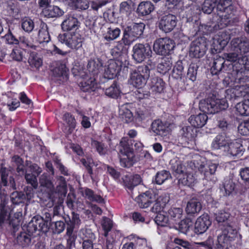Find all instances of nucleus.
Returning <instances> with one entry per match:
<instances>
[{"label":"nucleus","mask_w":249,"mask_h":249,"mask_svg":"<svg viewBox=\"0 0 249 249\" xmlns=\"http://www.w3.org/2000/svg\"><path fill=\"white\" fill-rule=\"evenodd\" d=\"M80 22L77 18L71 15H67L61 24L62 31L68 32L75 30L79 28Z\"/></svg>","instance_id":"nucleus-20"},{"label":"nucleus","mask_w":249,"mask_h":249,"mask_svg":"<svg viewBox=\"0 0 249 249\" xmlns=\"http://www.w3.org/2000/svg\"><path fill=\"white\" fill-rule=\"evenodd\" d=\"M50 40V36L46 23L41 22L38 31L37 41L39 43H48Z\"/></svg>","instance_id":"nucleus-30"},{"label":"nucleus","mask_w":249,"mask_h":249,"mask_svg":"<svg viewBox=\"0 0 249 249\" xmlns=\"http://www.w3.org/2000/svg\"><path fill=\"white\" fill-rule=\"evenodd\" d=\"M164 87L165 84L161 78L154 77L152 79L150 87L153 92L161 93L163 91Z\"/></svg>","instance_id":"nucleus-34"},{"label":"nucleus","mask_w":249,"mask_h":249,"mask_svg":"<svg viewBox=\"0 0 249 249\" xmlns=\"http://www.w3.org/2000/svg\"><path fill=\"white\" fill-rule=\"evenodd\" d=\"M83 196L89 201H95L98 203L103 202V199L101 196L94 195L93 191L89 189H86L84 190Z\"/></svg>","instance_id":"nucleus-48"},{"label":"nucleus","mask_w":249,"mask_h":249,"mask_svg":"<svg viewBox=\"0 0 249 249\" xmlns=\"http://www.w3.org/2000/svg\"><path fill=\"white\" fill-rule=\"evenodd\" d=\"M212 224L210 216L207 213H203L196 219L194 227V231L197 234L205 232Z\"/></svg>","instance_id":"nucleus-14"},{"label":"nucleus","mask_w":249,"mask_h":249,"mask_svg":"<svg viewBox=\"0 0 249 249\" xmlns=\"http://www.w3.org/2000/svg\"><path fill=\"white\" fill-rule=\"evenodd\" d=\"M207 44L204 37H199L193 41L190 45V55L200 58L202 57L207 50Z\"/></svg>","instance_id":"nucleus-12"},{"label":"nucleus","mask_w":249,"mask_h":249,"mask_svg":"<svg viewBox=\"0 0 249 249\" xmlns=\"http://www.w3.org/2000/svg\"><path fill=\"white\" fill-rule=\"evenodd\" d=\"M63 120L69 127V130L71 133L75 128L76 124L74 117L69 113H66L63 116Z\"/></svg>","instance_id":"nucleus-43"},{"label":"nucleus","mask_w":249,"mask_h":249,"mask_svg":"<svg viewBox=\"0 0 249 249\" xmlns=\"http://www.w3.org/2000/svg\"><path fill=\"white\" fill-rule=\"evenodd\" d=\"M133 59L137 63H141L146 58H149L152 54V51L150 46L147 44L141 43L136 44L133 47Z\"/></svg>","instance_id":"nucleus-11"},{"label":"nucleus","mask_w":249,"mask_h":249,"mask_svg":"<svg viewBox=\"0 0 249 249\" xmlns=\"http://www.w3.org/2000/svg\"><path fill=\"white\" fill-rule=\"evenodd\" d=\"M28 62L32 67L38 69L42 64V60L41 58L36 53H30L28 59Z\"/></svg>","instance_id":"nucleus-42"},{"label":"nucleus","mask_w":249,"mask_h":249,"mask_svg":"<svg viewBox=\"0 0 249 249\" xmlns=\"http://www.w3.org/2000/svg\"><path fill=\"white\" fill-rule=\"evenodd\" d=\"M47 219L44 220L42 217L37 215L34 216L29 223L27 227V231L30 234L26 232L21 233L17 237V242L23 247L29 245L31 242V235L36 231L46 232L48 231L49 226V221L51 219L47 217Z\"/></svg>","instance_id":"nucleus-2"},{"label":"nucleus","mask_w":249,"mask_h":249,"mask_svg":"<svg viewBox=\"0 0 249 249\" xmlns=\"http://www.w3.org/2000/svg\"><path fill=\"white\" fill-rule=\"evenodd\" d=\"M154 10V6L150 1L142 2L137 8L138 13L142 15L149 14Z\"/></svg>","instance_id":"nucleus-35"},{"label":"nucleus","mask_w":249,"mask_h":249,"mask_svg":"<svg viewBox=\"0 0 249 249\" xmlns=\"http://www.w3.org/2000/svg\"><path fill=\"white\" fill-rule=\"evenodd\" d=\"M177 23V17L172 14L163 16L159 23V28L165 33L172 31L176 26Z\"/></svg>","instance_id":"nucleus-18"},{"label":"nucleus","mask_w":249,"mask_h":249,"mask_svg":"<svg viewBox=\"0 0 249 249\" xmlns=\"http://www.w3.org/2000/svg\"><path fill=\"white\" fill-rule=\"evenodd\" d=\"M58 40L68 48L74 50L79 49L82 46L84 38L79 32H69L60 34Z\"/></svg>","instance_id":"nucleus-5"},{"label":"nucleus","mask_w":249,"mask_h":249,"mask_svg":"<svg viewBox=\"0 0 249 249\" xmlns=\"http://www.w3.org/2000/svg\"><path fill=\"white\" fill-rule=\"evenodd\" d=\"M230 217V214L224 210L220 211L216 214L215 219L218 223L224 222Z\"/></svg>","instance_id":"nucleus-61"},{"label":"nucleus","mask_w":249,"mask_h":249,"mask_svg":"<svg viewBox=\"0 0 249 249\" xmlns=\"http://www.w3.org/2000/svg\"><path fill=\"white\" fill-rule=\"evenodd\" d=\"M64 12L59 7L56 6L50 5L42 11V16L47 18H56L62 16Z\"/></svg>","instance_id":"nucleus-27"},{"label":"nucleus","mask_w":249,"mask_h":249,"mask_svg":"<svg viewBox=\"0 0 249 249\" xmlns=\"http://www.w3.org/2000/svg\"><path fill=\"white\" fill-rule=\"evenodd\" d=\"M238 132L242 135H249V119L241 122L238 127Z\"/></svg>","instance_id":"nucleus-54"},{"label":"nucleus","mask_w":249,"mask_h":249,"mask_svg":"<svg viewBox=\"0 0 249 249\" xmlns=\"http://www.w3.org/2000/svg\"><path fill=\"white\" fill-rule=\"evenodd\" d=\"M36 176V175L33 174H26L25 175V179L27 182L31 184L34 188H36L37 186Z\"/></svg>","instance_id":"nucleus-63"},{"label":"nucleus","mask_w":249,"mask_h":249,"mask_svg":"<svg viewBox=\"0 0 249 249\" xmlns=\"http://www.w3.org/2000/svg\"><path fill=\"white\" fill-rule=\"evenodd\" d=\"M169 200V197L165 193H158L155 194L154 201L155 202L151 209L152 211L156 213L164 212L163 210Z\"/></svg>","instance_id":"nucleus-17"},{"label":"nucleus","mask_w":249,"mask_h":249,"mask_svg":"<svg viewBox=\"0 0 249 249\" xmlns=\"http://www.w3.org/2000/svg\"><path fill=\"white\" fill-rule=\"evenodd\" d=\"M195 167L203 175L204 178L214 183L216 180L214 176L218 163L212 160H206L200 156H196L194 160Z\"/></svg>","instance_id":"nucleus-3"},{"label":"nucleus","mask_w":249,"mask_h":249,"mask_svg":"<svg viewBox=\"0 0 249 249\" xmlns=\"http://www.w3.org/2000/svg\"><path fill=\"white\" fill-rule=\"evenodd\" d=\"M172 169L177 173L181 175L184 173V166L179 159L176 157L170 161Z\"/></svg>","instance_id":"nucleus-40"},{"label":"nucleus","mask_w":249,"mask_h":249,"mask_svg":"<svg viewBox=\"0 0 249 249\" xmlns=\"http://www.w3.org/2000/svg\"><path fill=\"white\" fill-rule=\"evenodd\" d=\"M125 40H124V35L123 34V37L121 40L117 42L115 48L117 49L118 52H122L126 50V47H129L133 43L126 42Z\"/></svg>","instance_id":"nucleus-60"},{"label":"nucleus","mask_w":249,"mask_h":249,"mask_svg":"<svg viewBox=\"0 0 249 249\" xmlns=\"http://www.w3.org/2000/svg\"><path fill=\"white\" fill-rule=\"evenodd\" d=\"M168 214L170 217V221L172 223L179 221L182 214V210L179 208H171L168 211Z\"/></svg>","instance_id":"nucleus-41"},{"label":"nucleus","mask_w":249,"mask_h":249,"mask_svg":"<svg viewBox=\"0 0 249 249\" xmlns=\"http://www.w3.org/2000/svg\"><path fill=\"white\" fill-rule=\"evenodd\" d=\"M229 41V37L225 33L213 38V46L215 50H220L224 48Z\"/></svg>","instance_id":"nucleus-29"},{"label":"nucleus","mask_w":249,"mask_h":249,"mask_svg":"<svg viewBox=\"0 0 249 249\" xmlns=\"http://www.w3.org/2000/svg\"><path fill=\"white\" fill-rule=\"evenodd\" d=\"M120 164L124 167L129 168L134 163V154L133 150L127 145L125 139H122L120 142Z\"/></svg>","instance_id":"nucleus-9"},{"label":"nucleus","mask_w":249,"mask_h":249,"mask_svg":"<svg viewBox=\"0 0 249 249\" xmlns=\"http://www.w3.org/2000/svg\"><path fill=\"white\" fill-rule=\"evenodd\" d=\"M145 24L142 22L133 23L126 27L123 31L126 42L133 43L143 34Z\"/></svg>","instance_id":"nucleus-7"},{"label":"nucleus","mask_w":249,"mask_h":249,"mask_svg":"<svg viewBox=\"0 0 249 249\" xmlns=\"http://www.w3.org/2000/svg\"><path fill=\"white\" fill-rule=\"evenodd\" d=\"M183 66L181 61L177 62L173 70L172 76L176 79H181L183 74Z\"/></svg>","instance_id":"nucleus-49"},{"label":"nucleus","mask_w":249,"mask_h":249,"mask_svg":"<svg viewBox=\"0 0 249 249\" xmlns=\"http://www.w3.org/2000/svg\"><path fill=\"white\" fill-rule=\"evenodd\" d=\"M241 56L240 54L237 53H224L223 55V58L222 59H225L227 61L231 62H234L236 61L238 59H239Z\"/></svg>","instance_id":"nucleus-64"},{"label":"nucleus","mask_w":249,"mask_h":249,"mask_svg":"<svg viewBox=\"0 0 249 249\" xmlns=\"http://www.w3.org/2000/svg\"><path fill=\"white\" fill-rule=\"evenodd\" d=\"M216 8L220 11H223L231 4V0H213Z\"/></svg>","instance_id":"nucleus-55"},{"label":"nucleus","mask_w":249,"mask_h":249,"mask_svg":"<svg viewBox=\"0 0 249 249\" xmlns=\"http://www.w3.org/2000/svg\"><path fill=\"white\" fill-rule=\"evenodd\" d=\"M193 222L190 218H186L181 220L178 225V230L183 233L187 234L191 230L193 229Z\"/></svg>","instance_id":"nucleus-37"},{"label":"nucleus","mask_w":249,"mask_h":249,"mask_svg":"<svg viewBox=\"0 0 249 249\" xmlns=\"http://www.w3.org/2000/svg\"><path fill=\"white\" fill-rule=\"evenodd\" d=\"M136 248L138 249H148L147 241L146 239L140 238L138 237H134V243Z\"/></svg>","instance_id":"nucleus-59"},{"label":"nucleus","mask_w":249,"mask_h":249,"mask_svg":"<svg viewBox=\"0 0 249 249\" xmlns=\"http://www.w3.org/2000/svg\"><path fill=\"white\" fill-rule=\"evenodd\" d=\"M200 109L204 113L214 114L228 107V104L225 99H219L215 97L201 100L199 102Z\"/></svg>","instance_id":"nucleus-4"},{"label":"nucleus","mask_w":249,"mask_h":249,"mask_svg":"<svg viewBox=\"0 0 249 249\" xmlns=\"http://www.w3.org/2000/svg\"><path fill=\"white\" fill-rule=\"evenodd\" d=\"M208 120L207 116L204 113H199L196 115H192L189 118V122L194 127L203 126Z\"/></svg>","instance_id":"nucleus-28"},{"label":"nucleus","mask_w":249,"mask_h":249,"mask_svg":"<svg viewBox=\"0 0 249 249\" xmlns=\"http://www.w3.org/2000/svg\"><path fill=\"white\" fill-rule=\"evenodd\" d=\"M157 215L155 218V223L160 226L164 227L166 226L170 220L168 217H167L165 215L166 213L164 212L161 213H157Z\"/></svg>","instance_id":"nucleus-46"},{"label":"nucleus","mask_w":249,"mask_h":249,"mask_svg":"<svg viewBox=\"0 0 249 249\" xmlns=\"http://www.w3.org/2000/svg\"><path fill=\"white\" fill-rule=\"evenodd\" d=\"M235 108L237 115L243 116H249V97L237 103Z\"/></svg>","instance_id":"nucleus-31"},{"label":"nucleus","mask_w":249,"mask_h":249,"mask_svg":"<svg viewBox=\"0 0 249 249\" xmlns=\"http://www.w3.org/2000/svg\"><path fill=\"white\" fill-rule=\"evenodd\" d=\"M6 196L3 195L1 196L0 203V226H1L6 221L9 220L10 215L9 208L6 206Z\"/></svg>","instance_id":"nucleus-23"},{"label":"nucleus","mask_w":249,"mask_h":249,"mask_svg":"<svg viewBox=\"0 0 249 249\" xmlns=\"http://www.w3.org/2000/svg\"><path fill=\"white\" fill-rule=\"evenodd\" d=\"M230 139L225 135H218L213 139L212 142V147L214 150L220 149L222 148L225 150Z\"/></svg>","instance_id":"nucleus-26"},{"label":"nucleus","mask_w":249,"mask_h":249,"mask_svg":"<svg viewBox=\"0 0 249 249\" xmlns=\"http://www.w3.org/2000/svg\"><path fill=\"white\" fill-rule=\"evenodd\" d=\"M235 185L231 180L226 181L223 185L222 191H224V195L226 196H230L233 191Z\"/></svg>","instance_id":"nucleus-57"},{"label":"nucleus","mask_w":249,"mask_h":249,"mask_svg":"<svg viewBox=\"0 0 249 249\" xmlns=\"http://www.w3.org/2000/svg\"><path fill=\"white\" fill-rule=\"evenodd\" d=\"M150 76V70L147 66H141L130 74L128 83L139 89L143 87Z\"/></svg>","instance_id":"nucleus-6"},{"label":"nucleus","mask_w":249,"mask_h":249,"mask_svg":"<svg viewBox=\"0 0 249 249\" xmlns=\"http://www.w3.org/2000/svg\"><path fill=\"white\" fill-rule=\"evenodd\" d=\"M102 227L104 231V235L107 237L105 245L106 249H113L117 235H118L119 233L117 231H113L111 232L108 235V233L111 231L113 227V222L108 218H103Z\"/></svg>","instance_id":"nucleus-10"},{"label":"nucleus","mask_w":249,"mask_h":249,"mask_svg":"<svg viewBox=\"0 0 249 249\" xmlns=\"http://www.w3.org/2000/svg\"><path fill=\"white\" fill-rule=\"evenodd\" d=\"M224 61L223 59L220 58L214 61L211 68V71L213 74H217L220 72L223 66Z\"/></svg>","instance_id":"nucleus-56"},{"label":"nucleus","mask_w":249,"mask_h":249,"mask_svg":"<svg viewBox=\"0 0 249 249\" xmlns=\"http://www.w3.org/2000/svg\"><path fill=\"white\" fill-rule=\"evenodd\" d=\"M121 30L118 28H108L104 34V37L107 41H112L117 38L120 35Z\"/></svg>","instance_id":"nucleus-36"},{"label":"nucleus","mask_w":249,"mask_h":249,"mask_svg":"<svg viewBox=\"0 0 249 249\" xmlns=\"http://www.w3.org/2000/svg\"><path fill=\"white\" fill-rule=\"evenodd\" d=\"M231 45L234 50L242 56L249 52V39L246 37L232 39Z\"/></svg>","instance_id":"nucleus-16"},{"label":"nucleus","mask_w":249,"mask_h":249,"mask_svg":"<svg viewBox=\"0 0 249 249\" xmlns=\"http://www.w3.org/2000/svg\"><path fill=\"white\" fill-rule=\"evenodd\" d=\"M227 155L230 157L242 155L243 153L242 145L237 140H230L225 150Z\"/></svg>","instance_id":"nucleus-21"},{"label":"nucleus","mask_w":249,"mask_h":249,"mask_svg":"<svg viewBox=\"0 0 249 249\" xmlns=\"http://www.w3.org/2000/svg\"><path fill=\"white\" fill-rule=\"evenodd\" d=\"M24 51L21 48L16 47L13 49L10 54V57L14 60L17 61H22L23 58Z\"/></svg>","instance_id":"nucleus-53"},{"label":"nucleus","mask_w":249,"mask_h":249,"mask_svg":"<svg viewBox=\"0 0 249 249\" xmlns=\"http://www.w3.org/2000/svg\"><path fill=\"white\" fill-rule=\"evenodd\" d=\"M80 87L83 91H94L96 88L97 85L94 80L90 79L87 81L81 82Z\"/></svg>","instance_id":"nucleus-47"},{"label":"nucleus","mask_w":249,"mask_h":249,"mask_svg":"<svg viewBox=\"0 0 249 249\" xmlns=\"http://www.w3.org/2000/svg\"><path fill=\"white\" fill-rule=\"evenodd\" d=\"M234 231L231 227H228L225 229L222 233L217 237V243L216 244L215 249H228L229 244L234 236H232L231 231Z\"/></svg>","instance_id":"nucleus-15"},{"label":"nucleus","mask_w":249,"mask_h":249,"mask_svg":"<svg viewBox=\"0 0 249 249\" xmlns=\"http://www.w3.org/2000/svg\"><path fill=\"white\" fill-rule=\"evenodd\" d=\"M248 79L242 72L228 74L223 80L225 85L230 87L226 91V98L230 100L247 96L249 97V85L244 84Z\"/></svg>","instance_id":"nucleus-1"},{"label":"nucleus","mask_w":249,"mask_h":249,"mask_svg":"<svg viewBox=\"0 0 249 249\" xmlns=\"http://www.w3.org/2000/svg\"><path fill=\"white\" fill-rule=\"evenodd\" d=\"M178 182L184 186H192L195 182L196 178L191 173H184L178 177Z\"/></svg>","instance_id":"nucleus-33"},{"label":"nucleus","mask_w":249,"mask_h":249,"mask_svg":"<svg viewBox=\"0 0 249 249\" xmlns=\"http://www.w3.org/2000/svg\"><path fill=\"white\" fill-rule=\"evenodd\" d=\"M53 73L54 77H58L61 80V77L66 76V68L65 65L61 64L53 70Z\"/></svg>","instance_id":"nucleus-52"},{"label":"nucleus","mask_w":249,"mask_h":249,"mask_svg":"<svg viewBox=\"0 0 249 249\" xmlns=\"http://www.w3.org/2000/svg\"><path fill=\"white\" fill-rule=\"evenodd\" d=\"M34 27V22L31 18H25L22 19L21 27L24 31L30 33L33 31Z\"/></svg>","instance_id":"nucleus-50"},{"label":"nucleus","mask_w":249,"mask_h":249,"mask_svg":"<svg viewBox=\"0 0 249 249\" xmlns=\"http://www.w3.org/2000/svg\"><path fill=\"white\" fill-rule=\"evenodd\" d=\"M121 65V62L118 60H108L104 68V77L107 79H113L120 71Z\"/></svg>","instance_id":"nucleus-13"},{"label":"nucleus","mask_w":249,"mask_h":249,"mask_svg":"<svg viewBox=\"0 0 249 249\" xmlns=\"http://www.w3.org/2000/svg\"><path fill=\"white\" fill-rule=\"evenodd\" d=\"M201 208L200 202L196 198H192L187 203L186 212L188 214H195L199 213Z\"/></svg>","instance_id":"nucleus-32"},{"label":"nucleus","mask_w":249,"mask_h":249,"mask_svg":"<svg viewBox=\"0 0 249 249\" xmlns=\"http://www.w3.org/2000/svg\"><path fill=\"white\" fill-rule=\"evenodd\" d=\"M172 66V62L169 58L162 59L158 66V71L162 74H165L171 70Z\"/></svg>","instance_id":"nucleus-38"},{"label":"nucleus","mask_w":249,"mask_h":249,"mask_svg":"<svg viewBox=\"0 0 249 249\" xmlns=\"http://www.w3.org/2000/svg\"><path fill=\"white\" fill-rule=\"evenodd\" d=\"M171 177L169 172L162 170L157 173L155 177V182L159 185H161Z\"/></svg>","instance_id":"nucleus-44"},{"label":"nucleus","mask_w":249,"mask_h":249,"mask_svg":"<svg viewBox=\"0 0 249 249\" xmlns=\"http://www.w3.org/2000/svg\"><path fill=\"white\" fill-rule=\"evenodd\" d=\"M105 94L111 98H116L120 95L121 90L117 83L114 82L109 88L106 89Z\"/></svg>","instance_id":"nucleus-39"},{"label":"nucleus","mask_w":249,"mask_h":249,"mask_svg":"<svg viewBox=\"0 0 249 249\" xmlns=\"http://www.w3.org/2000/svg\"><path fill=\"white\" fill-rule=\"evenodd\" d=\"M172 125L164 124L159 120L154 121L151 125V130L157 135L162 137L167 136L171 131Z\"/></svg>","instance_id":"nucleus-19"},{"label":"nucleus","mask_w":249,"mask_h":249,"mask_svg":"<svg viewBox=\"0 0 249 249\" xmlns=\"http://www.w3.org/2000/svg\"><path fill=\"white\" fill-rule=\"evenodd\" d=\"M132 11V3L129 1H123L120 5V14L123 16H128Z\"/></svg>","instance_id":"nucleus-45"},{"label":"nucleus","mask_w":249,"mask_h":249,"mask_svg":"<svg viewBox=\"0 0 249 249\" xmlns=\"http://www.w3.org/2000/svg\"><path fill=\"white\" fill-rule=\"evenodd\" d=\"M91 146L95 148L97 152L100 155L105 154L106 152L107 147L104 144L97 140H92L91 141Z\"/></svg>","instance_id":"nucleus-58"},{"label":"nucleus","mask_w":249,"mask_h":249,"mask_svg":"<svg viewBox=\"0 0 249 249\" xmlns=\"http://www.w3.org/2000/svg\"><path fill=\"white\" fill-rule=\"evenodd\" d=\"M130 105L128 104L121 106L119 108V117L124 122L134 124V117L129 109Z\"/></svg>","instance_id":"nucleus-22"},{"label":"nucleus","mask_w":249,"mask_h":249,"mask_svg":"<svg viewBox=\"0 0 249 249\" xmlns=\"http://www.w3.org/2000/svg\"><path fill=\"white\" fill-rule=\"evenodd\" d=\"M182 135L187 140H189L195 135L196 130L191 126H185L182 128Z\"/></svg>","instance_id":"nucleus-51"},{"label":"nucleus","mask_w":249,"mask_h":249,"mask_svg":"<svg viewBox=\"0 0 249 249\" xmlns=\"http://www.w3.org/2000/svg\"><path fill=\"white\" fill-rule=\"evenodd\" d=\"M81 220L78 214L72 213L71 219L67 222L68 227L67 228V235L69 237L68 240L73 241L74 237L72 235V232L75 226L80 224Z\"/></svg>","instance_id":"nucleus-24"},{"label":"nucleus","mask_w":249,"mask_h":249,"mask_svg":"<svg viewBox=\"0 0 249 249\" xmlns=\"http://www.w3.org/2000/svg\"><path fill=\"white\" fill-rule=\"evenodd\" d=\"M154 195H153L149 192H146L139 195L135 200L140 208H146L154 201Z\"/></svg>","instance_id":"nucleus-25"},{"label":"nucleus","mask_w":249,"mask_h":249,"mask_svg":"<svg viewBox=\"0 0 249 249\" xmlns=\"http://www.w3.org/2000/svg\"><path fill=\"white\" fill-rule=\"evenodd\" d=\"M175 47V43L168 37L157 39L153 44V50L156 53L160 55L171 54Z\"/></svg>","instance_id":"nucleus-8"},{"label":"nucleus","mask_w":249,"mask_h":249,"mask_svg":"<svg viewBox=\"0 0 249 249\" xmlns=\"http://www.w3.org/2000/svg\"><path fill=\"white\" fill-rule=\"evenodd\" d=\"M89 239L84 240L82 244L83 249H93V240L95 239L94 235L90 232L89 233Z\"/></svg>","instance_id":"nucleus-62"}]
</instances>
